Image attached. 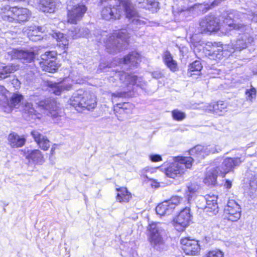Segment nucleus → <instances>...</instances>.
<instances>
[{
    "label": "nucleus",
    "instance_id": "58836bf2",
    "mask_svg": "<svg viewBox=\"0 0 257 257\" xmlns=\"http://www.w3.org/2000/svg\"><path fill=\"white\" fill-rule=\"evenodd\" d=\"M245 94L246 95V98L247 100L252 102L256 96V89L251 86L250 89H246Z\"/></svg>",
    "mask_w": 257,
    "mask_h": 257
},
{
    "label": "nucleus",
    "instance_id": "8fccbe9b",
    "mask_svg": "<svg viewBox=\"0 0 257 257\" xmlns=\"http://www.w3.org/2000/svg\"><path fill=\"white\" fill-rule=\"evenodd\" d=\"M188 190L190 193H194L196 192V190L195 189L191 187H188Z\"/></svg>",
    "mask_w": 257,
    "mask_h": 257
},
{
    "label": "nucleus",
    "instance_id": "5fc2aeb1",
    "mask_svg": "<svg viewBox=\"0 0 257 257\" xmlns=\"http://www.w3.org/2000/svg\"><path fill=\"white\" fill-rule=\"evenodd\" d=\"M153 5H157V4L156 3H154Z\"/></svg>",
    "mask_w": 257,
    "mask_h": 257
},
{
    "label": "nucleus",
    "instance_id": "2eb2a0df",
    "mask_svg": "<svg viewBox=\"0 0 257 257\" xmlns=\"http://www.w3.org/2000/svg\"><path fill=\"white\" fill-rule=\"evenodd\" d=\"M8 54L12 59H19L23 63H31L35 57V54L32 51L13 49Z\"/></svg>",
    "mask_w": 257,
    "mask_h": 257
},
{
    "label": "nucleus",
    "instance_id": "dca6fc26",
    "mask_svg": "<svg viewBox=\"0 0 257 257\" xmlns=\"http://www.w3.org/2000/svg\"><path fill=\"white\" fill-rule=\"evenodd\" d=\"M40 108L47 110L53 115L57 116L58 114L59 107L55 99L48 98L41 100L38 103Z\"/></svg>",
    "mask_w": 257,
    "mask_h": 257
},
{
    "label": "nucleus",
    "instance_id": "4be33fe9",
    "mask_svg": "<svg viewBox=\"0 0 257 257\" xmlns=\"http://www.w3.org/2000/svg\"><path fill=\"white\" fill-rule=\"evenodd\" d=\"M31 135L41 150L47 151L49 149L50 141L47 137L43 136L37 130H33L31 131Z\"/></svg>",
    "mask_w": 257,
    "mask_h": 257
},
{
    "label": "nucleus",
    "instance_id": "6ab92c4d",
    "mask_svg": "<svg viewBox=\"0 0 257 257\" xmlns=\"http://www.w3.org/2000/svg\"><path fill=\"white\" fill-rule=\"evenodd\" d=\"M135 105L129 102H124L116 103L113 106V111L117 117H121L124 115L133 113Z\"/></svg>",
    "mask_w": 257,
    "mask_h": 257
},
{
    "label": "nucleus",
    "instance_id": "a878e982",
    "mask_svg": "<svg viewBox=\"0 0 257 257\" xmlns=\"http://www.w3.org/2000/svg\"><path fill=\"white\" fill-rule=\"evenodd\" d=\"M8 141L10 146L13 148L22 147L26 142L25 138L20 137L15 133H11L8 135Z\"/></svg>",
    "mask_w": 257,
    "mask_h": 257
},
{
    "label": "nucleus",
    "instance_id": "3c124183",
    "mask_svg": "<svg viewBox=\"0 0 257 257\" xmlns=\"http://www.w3.org/2000/svg\"><path fill=\"white\" fill-rule=\"evenodd\" d=\"M253 73L255 74H257V68H254L252 71Z\"/></svg>",
    "mask_w": 257,
    "mask_h": 257
},
{
    "label": "nucleus",
    "instance_id": "de8ad7c7",
    "mask_svg": "<svg viewBox=\"0 0 257 257\" xmlns=\"http://www.w3.org/2000/svg\"><path fill=\"white\" fill-rule=\"evenodd\" d=\"M224 187L226 189H229L232 187V182L229 180H225L224 184Z\"/></svg>",
    "mask_w": 257,
    "mask_h": 257
},
{
    "label": "nucleus",
    "instance_id": "473e14b6",
    "mask_svg": "<svg viewBox=\"0 0 257 257\" xmlns=\"http://www.w3.org/2000/svg\"><path fill=\"white\" fill-rule=\"evenodd\" d=\"M39 9L45 13H53L55 11V6L54 0H41Z\"/></svg>",
    "mask_w": 257,
    "mask_h": 257
},
{
    "label": "nucleus",
    "instance_id": "c9c22d12",
    "mask_svg": "<svg viewBox=\"0 0 257 257\" xmlns=\"http://www.w3.org/2000/svg\"><path fill=\"white\" fill-rule=\"evenodd\" d=\"M236 19H237V17L234 16L233 19H232L231 15H228L224 20V23L227 25L230 29H240L243 28V25L235 23Z\"/></svg>",
    "mask_w": 257,
    "mask_h": 257
},
{
    "label": "nucleus",
    "instance_id": "6e6552de",
    "mask_svg": "<svg viewBox=\"0 0 257 257\" xmlns=\"http://www.w3.org/2000/svg\"><path fill=\"white\" fill-rule=\"evenodd\" d=\"M191 220L190 209L189 207H185L174 218L172 223L177 231L182 232L189 225Z\"/></svg>",
    "mask_w": 257,
    "mask_h": 257
},
{
    "label": "nucleus",
    "instance_id": "e433bc0d",
    "mask_svg": "<svg viewBox=\"0 0 257 257\" xmlns=\"http://www.w3.org/2000/svg\"><path fill=\"white\" fill-rule=\"evenodd\" d=\"M63 81H59L55 83L54 85L51 86L52 88L53 92L56 95H60L61 91L66 90H69L71 86L70 85L64 86L62 85V82Z\"/></svg>",
    "mask_w": 257,
    "mask_h": 257
},
{
    "label": "nucleus",
    "instance_id": "5701e85b",
    "mask_svg": "<svg viewBox=\"0 0 257 257\" xmlns=\"http://www.w3.org/2000/svg\"><path fill=\"white\" fill-rule=\"evenodd\" d=\"M206 204L205 207L206 212L216 214L218 211L217 203L218 197L214 194H207L205 196Z\"/></svg>",
    "mask_w": 257,
    "mask_h": 257
},
{
    "label": "nucleus",
    "instance_id": "49530a36",
    "mask_svg": "<svg viewBox=\"0 0 257 257\" xmlns=\"http://www.w3.org/2000/svg\"><path fill=\"white\" fill-rule=\"evenodd\" d=\"M153 77L154 79L162 78L163 74L160 71H156L152 73Z\"/></svg>",
    "mask_w": 257,
    "mask_h": 257
},
{
    "label": "nucleus",
    "instance_id": "c03bdc74",
    "mask_svg": "<svg viewBox=\"0 0 257 257\" xmlns=\"http://www.w3.org/2000/svg\"><path fill=\"white\" fill-rule=\"evenodd\" d=\"M150 159L152 162H159L162 161V156L158 154L150 155Z\"/></svg>",
    "mask_w": 257,
    "mask_h": 257
},
{
    "label": "nucleus",
    "instance_id": "7c9ffc66",
    "mask_svg": "<svg viewBox=\"0 0 257 257\" xmlns=\"http://www.w3.org/2000/svg\"><path fill=\"white\" fill-rule=\"evenodd\" d=\"M140 54L136 52H133L125 56L123 59H118V63H123L124 64H131L132 65H136L140 61Z\"/></svg>",
    "mask_w": 257,
    "mask_h": 257
},
{
    "label": "nucleus",
    "instance_id": "cd10ccee",
    "mask_svg": "<svg viewBox=\"0 0 257 257\" xmlns=\"http://www.w3.org/2000/svg\"><path fill=\"white\" fill-rule=\"evenodd\" d=\"M23 99L24 96L21 94L14 93L9 98L6 97L5 102L11 109H13L18 107Z\"/></svg>",
    "mask_w": 257,
    "mask_h": 257
},
{
    "label": "nucleus",
    "instance_id": "c85d7f7f",
    "mask_svg": "<svg viewBox=\"0 0 257 257\" xmlns=\"http://www.w3.org/2000/svg\"><path fill=\"white\" fill-rule=\"evenodd\" d=\"M163 59L165 64L171 71L176 72L178 70L177 63L173 59L169 52L166 51L164 53Z\"/></svg>",
    "mask_w": 257,
    "mask_h": 257
},
{
    "label": "nucleus",
    "instance_id": "f704fd0d",
    "mask_svg": "<svg viewBox=\"0 0 257 257\" xmlns=\"http://www.w3.org/2000/svg\"><path fill=\"white\" fill-rule=\"evenodd\" d=\"M113 77L115 80L119 79L120 80H122L123 79H126L128 80H137L138 79L136 75L126 73L123 71H116V70H115V73Z\"/></svg>",
    "mask_w": 257,
    "mask_h": 257
},
{
    "label": "nucleus",
    "instance_id": "a211bd4d",
    "mask_svg": "<svg viewBox=\"0 0 257 257\" xmlns=\"http://www.w3.org/2000/svg\"><path fill=\"white\" fill-rule=\"evenodd\" d=\"M166 175L170 178L176 179L183 176L185 173V169L179 165L177 163H171L165 169Z\"/></svg>",
    "mask_w": 257,
    "mask_h": 257
},
{
    "label": "nucleus",
    "instance_id": "423d86ee",
    "mask_svg": "<svg viewBox=\"0 0 257 257\" xmlns=\"http://www.w3.org/2000/svg\"><path fill=\"white\" fill-rule=\"evenodd\" d=\"M117 1L118 5L116 6L119 7L120 10H121V8L123 9L126 18L131 23L136 25H141L143 23L140 19L138 12L129 0H117Z\"/></svg>",
    "mask_w": 257,
    "mask_h": 257
},
{
    "label": "nucleus",
    "instance_id": "20e7f679",
    "mask_svg": "<svg viewBox=\"0 0 257 257\" xmlns=\"http://www.w3.org/2000/svg\"><path fill=\"white\" fill-rule=\"evenodd\" d=\"M30 16L31 13L28 9L15 7L10 8L2 17L6 21L22 23L28 21Z\"/></svg>",
    "mask_w": 257,
    "mask_h": 257
},
{
    "label": "nucleus",
    "instance_id": "393cba45",
    "mask_svg": "<svg viewBox=\"0 0 257 257\" xmlns=\"http://www.w3.org/2000/svg\"><path fill=\"white\" fill-rule=\"evenodd\" d=\"M218 176H220V172L219 168L215 167L206 172L203 182L207 186H214L216 184Z\"/></svg>",
    "mask_w": 257,
    "mask_h": 257
},
{
    "label": "nucleus",
    "instance_id": "39448f33",
    "mask_svg": "<svg viewBox=\"0 0 257 257\" xmlns=\"http://www.w3.org/2000/svg\"><path fill=\"white\" fill-rule=\"evenodd\" d=\"M182 198L175 196L169 200L159 203L156 207V212L160 216L170 215L172 214L175 207L181 204Z\"/></svg>",
    "mask_w": 257,
    "mask_h": 257
},
{
    "label": "nucleus",
    "instance_id": "f257e3e1",
    "mask_svg": "<svg viewBox=\"0 0 257 257\" xmlns=\"http://www.w3.org/2000/svg\"><path fill=\"white\" fill-rule=\"evenodd\" d=\"M69 104L79 112L93 110L97 105V96L90 91H80L71 96Z\"/></svg>",
    "mask_w": 257,
    "mask_h": 257
},
{
    "label": "nucleus",
    "instance_id": "0eeeda50",
    "mask_svg": "<svg viewBox=\"0 0 257 257\" xmlns=\"http://www.w3.org/2000/svg\"><path fill=\"white\" fill-rule=\"evenodd\" d=\"M180 246L182 250L186 255H197L199 254L201 251L199 241L189 236L181 238Z\"/></svg>",
    "mask_w": 257,
    "mask_h": 257
},
{
    "label": "nucleus",
    "instance_id": "864d4df0",
    "mask_svg": "<svg viewBox=\"0 0 257 257\" xmlns=\"http://www.w3.org/2000/svg\"><path fill=\"white\" fill-rule=\"evenodd\" d=\"M255 253H256V255L257 256V247L256 248V249H255Z\"/></svg>",
    "mask_w": 257,
    "mask_h": 257
},
{
    "label": "nucleus",
    "instance_id": "a18cd8bd",
    "mask_svg": "<svg viewBox=\"0 0 257 257\" xmlns=\"http://www.w3.org/2000/svg\"><path fill=\"white\" fill-rule=\"evenodd\" d=\"M213 54H216V52H220L222 51V49L221 47H217L216 45H213L212 47L210 50Z\"/></svg>",
    "mask_w": 257,
    "mask_h": 257
},
{
    "label": "nucleus",
    "instance_id": "f3484780",
    "mask_svg": "<svg viewBox=\"0 0 257 257\" xmlns=\"http://www.w3.org/2000/svg\"><path fill=\"white\" fill-rule=\"evenodd\" d=\"M228 103L225 100H217L209 103L206 106V111L218 115H221L226 111Z\"/></svg>",
    "mask_w": 257,
    "mask_h": 257
},
{
    "label": "nucleus",
    "instance_id": "a19ab883",
    "mask_svg": "<svg viewBox=\"0 0 257 257\" xmlns=\"http://www.w3.org/2000/svg\"><path fill=\"white\" fill-rule=\"evenodd\" d=\"M68 35L73 39H76L83 36L81 32V30L78 28H75L70 30L68 32Z\"/></svg>",
    "mask_w": 257,
    "mask_h": 257
},
{
    "label": "nucleus",
    "instance_id": "ea45409f",
    "mask_svg": "<svg viewBox=\"0 0 257 257\" xmlns=\"http://www.w3.org/2000/svg\"><path fill=\"white\" fill-rule=\"evenodd\" d=\"M172 115L173 119L177 121H181L186 117V115L184 112L178 109L173 110L172 111Z\"/></svg>",
    "mask_w": 257,
    "mask_h": 257
},
{
    "label": "nucleus",
    "instance_id": "c756f323",
    "mask_svg": "<svg viewBox=\"0 0 257 257\" xmlns=\"http://www.w3.org/2000/svg\"><path fill=\"white\" fill-rule=\"evenodd\" d=\"M202 68V66L201 62L196 60L189 65L187 75L188 76L192 77L193 79H197V77L193 76L200 75Z\"/></svg>",
    "mask_w": 257,
    "mask_h": 257
},
{
    "label": "nucleus",
    "instance_id": "ddd939ff",
    "mask_svg": "<svg viewBox=\"0 0 257 257\" xmlns=\"http://www.w3.org/2000/svg\"><path fill=\"white\" fill-rule=\"evenodd\" d=\"M21 152L29 163L35 165H41L45 162L44 156L39 149H22L21 150Z\"/></svg>",
    "mask_w": 257,
    "mask_h": 257
},
{
    "label": "nucleus",
    "instance_id": "aec40b11",
    "mask_svg": "<svg viewBox=\"0 0 257 257\" xmlns=\"http://www.w3.org/2000/svg\"><path fill=\"white\" fill-rule=\"evenodd\" d=\"M135 83L129 82L126 86V89L120 92H116L111 94V101L112 102L117 101L120 98H129L134 96Z\"/></svg>",
    "mask_w": 257,
    "mask_h": 257
},
{
    "label": "nucleus",
    "instance_id": "b1692460",
    "mask_svg": "<svg viewBox=\"0 0 257 257\" xmlns=\"http://www.w3.org/2000/svg\"><path fill=\"white\" fill-rule=\"evenodd\" d=\"M253 41V38L249 35L243 34L238 37L234 43L232 44V46L234 50L241 51L247 48Z\"/></svg>",
    "mask_w": 257,
    "mask_h": 257
},
{
    "label": "nucleus",
    "instance_id": "1a4fd4ad",
    "mask_svg": "<svg viewBox=\"0 0 257 257\" xmlns=\"http://www.w3.org/2000/svg\"><path fill=\"white\" fill-rule=\"evenodd\" d=\"M57 53L56 51H47L41 56L39 63L42 69L49 72H54L58 69L55 60Z\"/></svg>",
    "mask_w": 257,
    "mask_h": 257
},
{
    "label": "nucleus",
    "instance_id": "f8f14e48",
    "mask_svg": "<svg viewBox=\"0 0 257 257\" xmlns=\"http://www.w3.org/2000/svg\"><path fill=\"white\" fill-rule=\"evenodd\" d=\"M201 33L216 32L220 29L219 20L215 16L209 15L200 22Z\"/></svg>",
    "mask_w": 257,
    "mask_h": 257
},
{
    "label": "nucleus",
    "instance_id": "603ef678",
    "mask_svg": "<svg viewBox=\"0 0 257 257\" xmlns=\"http://www.w3.org/2000/svg\"><path fill=\"white\" fill-rule=\"evenodd\" d=\"M5 95H6L7 94H10V92L8 90H5Z\"/></svg>",
    "mask_w": 257,
    "mask_h": 257
},
{
    "label": "nucleus",
    "instance_id": "4c0bfd02",
    "mask_svg": "<svg viewBox=\"0 0 257 257\" xmlns=\"http://www.w3.org/2000/svg\"><path fill=\"white\" fill-rule=\"evenodd\" d=\"M202 257H224V253L220 249L215 248L207 251Z\"/></svg>",
    "mask_w": 257,
    "mask_h": 257
},
{
    "label": "nucleus",
    "instance_id": "09e8293b",
    "mask_svg": "<svg viewBox=\"0 0 257 257\" xmlns=\"http://www.w3.org/2000/svg\"><path fill=\"white\" fill-rule=\"evenodd\" d=\"M57 145L54 144L50 150V155L53 156L55 154V150L56 149Z\"/></svg>",
    "mask_w": 257,
    "mask_h": 257
},
{
    "label": "nucleus",
    "instance_id": "9b49d317",
    "mask_svg": "<svg viewBox=\"0 0 257 257\" xmlns=\"http://www.w3.org/2000/svg\"><path fill=\"white\" fill-rule=\"evenodd\" d=\"M242 163L240 157H226L225 158L221 166H216L219 168L220 176L224 178L226 174L233 172L236 167L239 166Z\"/></svg>",
    "mask_w": 257,
    "mask_h": 257
},
{
    "label": "nucleus",
    "instance_id": "7ed1b4c3",
    "mask_svg": "<svg viewBox=\"0 0 257 257\" xmlns=\"http://www.w3.org/2000/svg\"><path fill=\"white\" fill-rule=\"evenodd\" d=\"M160 222H152L147 226V239L150 245L157 250H162L165 244L164 240L161 235L162 229Z\"/></svg>",
    "mask_w": 257,
    "mask_h": 257
},
{
    "label": "nucleus",
    "instance_id": "f03ea898",
    "mask_svg": "<svg viewBox=\"0 0 257 257\" xmlns=\"http://www.w3.org/2000/svg\"><path fill=\"white\" fill-rule=\"evenodd\" d=\"M129 38L125 30L115 31L105 42L107 51L113 53L126 49Z\"/></svg>",
    "mask_w": 257,
    "mask_h": 257
},
{
    "label": "nucleus",
    "instance_id": "79ce46f5",
    "mask_svg": "<svg viewBox=\"0 0 257 257\" xmlns=\"http://www.w3.org/2000/svg\"><path fill=\"white\" fill-rule=\"evenodd\" d=\"M203 152V147L200 145L196 146L189 150L192 155H200Z\"/></svg>",
    "mask_w": 257,
    "mask_h": 257
},
{
    "label": "nucleus",
    "instance_id": "4468645a",
    "mask_svg": "<svg viewBox=\"0 0 257 257\" xmlns=\"http://www.w3.org/2000/svg\"><path fill=\"white\" fill-rule=\"evenodd\" d=\"M224 211L227 219L231 221H237L241 216L240 207L234 200L228 201Z\"/></svg>",
    "mask_w": 257,
    "mask_h": 257
},
{
    "label": "nucleus",
    "instance_id": "72a5a7b5",
    "mask_svg": "<svg viewBox=\"0 0 257 257\" xmlns=\"http://www.w3.org/2000/svg\"><path fill=\"white\" fill-rule=\"evenodd\" d=\"M52 36L56 40L58 46L62 47L64 50V52H66L67 46L69 44L67 38L63 33L60 32H55L53 34Z\"/></svg>",
    "mask_w": 257,
    "mask_h": 257
},
{
    "label": "nucleus",
    "instance_id": "412c9836",
    "mask_svg": "<svg viewBox=\"0 0 257 257\" xmlns=\"http://www.w3.org/2000/svg\"><path fill=\"white\" fill-rule=\"evenodd\" d=\"M116 192L115 200L121 204L128 203L132 199L133 195L125 186H119L115 188Z\"/></svg>",
    "mask_w": 257,
    "mask_h": 257
},
{
    "label": "nucleus",
    "instance_id": "9d476101",
    "mask_svg": "<svg viewBox=\"0 0 257 257\" xmlns=\"http://www.w3.org/2000/svg\"><path fill=\"white\" fill-rule=\"evenodd\" d=\"M67 21L71 24H77L80 21L87 11V8L82 4L72 5L67 4Z\"/></svg>",
    "mask_w": 257,
    "mask_h": 257
},
{
    "label": "nucleus",
    "instance_id": "2f4dec72",
    "mask_svg": "<svg viewBox=\"0 0 257 257\" xmlns=\"http://www.w3.org/2000/svg\"><path fill=\"white\" fill-rule=\"evenodd\" d=\"M19 69L17 64H11L7 66H0V78L5 79L11 73H13Z\"/></svg>",
    "mask_w": 257,
    "mask_h": 257
},
{
    "label": "nucleus",
    "instance_id": "bb28decb",
    "mask_svg": "<svg viewBox=\"0 0 257 257\" xmlns=\"http://www.w3.org/2000/svg\"><path fill=\"white\" fill-rule=\"evenodd\" d=\"M174 161L179 165L184 166V169H185V172L187 170L191 169L193 166L194 162V159L190 156H178L174 158Z\"/></svg>",
    "mask_w": 257,
    "mask_h": 257
},
{
    "label": "nucleus",
    "instance_id": "37998d69",
    "mask_svg": "<svg viewBox=\"0 0 257 257\" xmlns=\"http://www.w3.org/2000/svg\"><path fill=\"white\" fill-rule=\"evenodd\" d=\"M118 59L114 60L113 62H112L109 64V65H106L105 63H101L99 65V68H100V69L104 71L105 70V69L106 68H107V67L110 68V67H112L113 66L117 65V63H118Z\"/></svg>",
    "mask_w": 257,
    "mask_h": 257
}]
</instances>
